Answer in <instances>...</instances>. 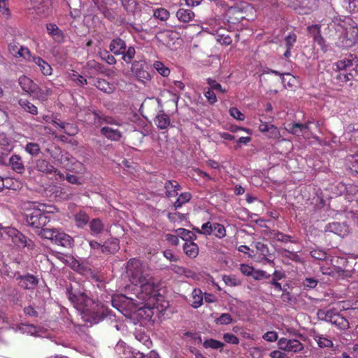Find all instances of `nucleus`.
<instances>
[{"instance_id": "nucleus-23", "label": "nucleus", "mask_w": 358, "mask_h": 358, "mask_svg": "<svg viewBox=\"0 0 358 358\" xmlns=\"http://www.w3.org/2000/svg\"><path fill=\"white\" fill-rule=\"evenodd\" d=\"M194 17V13L189 8H180L176 12L177 19L183 23L191 22Z\"/></svg>"}, {"instance_id": "nucleus-10", "label": "nucleus", "mask_w": 358, "mask_h": 358, "mask_svg": "<svg viewBox=\"0 0 358 358\" xmlns=\"http://www.w3.org/2000/svg\"><path fill=\"white\" fill-rule=\"evenodd\" d=\"M131 71L133 76L139 82L145 83L151 79L150 73L146 69V64L144 61H134L131 63Z\"/></svg>"}, {"instance_id": "nucleus-42", "label": "nucleus", "mask_w": 358, "mask_h": 358, "mask_svg": "<svg viewBox=\"0 0 358 358\" xmlns=\"http://www.w3.org/2000/svg\"><path fill=\"white\" fill-rule=\"evenodd\" d=\"M34 92H31L30 95L32 96L33 98L38 99L41 101H46L48 95L50 94V90L49 89H47L45 91H43L41 89H40L38 87V85H36V88L34 89Z\"/></svg>"}, {"instance_id": "nucleus-27", "label": "nucleus", "mask_w": 358, "mask_h": 358, "mask_svg": "<svg viewBox=\"0 0 358 358\" xmlns=\"http://www.w3.org/2000/svg\"><path fill=\"white\" fill-rule=\"evenodd\" d=\"M317 0H296V5L299 6L300 13L307 14L316 7Z\"/></svg>"}, {"instance_id": "nucleus-36", "label": "nucleus", "mask_w": 358, "mask_h": 358, "mask_svg": "<svg viewBox=\"0 0 358 358\" xmlns=\"http://www.w3.org/2000/svg\"><path fill=\"white\" fill-rule=\"evenodd\" d=\"M96 87L99 90L108 94L113 92L115 90L114 85L108 83L105 79H98L96 83Z\"/></svg>"}, {"instance_id": "nucleus-52", "label": "nucleus", "mask_w": 358, "mask_h": 358, "mask_svg": "<svg viewBox=\"0 0 358 358\" xmlns=\"http://www.w3.org/2000/svg\"><path fill=\"white\" fill-rule=\"evenodd\" d=\"M215 322L217 324L227 325L233 322V318L229 313H222L215 319Z\"/></svg>"}, {"instance_id": "nucleus-1", "label": "nucleus", "mask_w": 358, "mask_h": 358, "mask_svg": "<svg viewBox=\"0 0 358 358\" xmlns=\"http://www.w3.org/2000/svg\"><path fill=\"white\" fill-rule=\"evenodd\" d=\"M140 291L136 295L138 301L127 297L124 295L116 296L112 299V305L120 312L122 309L129 308L130 310L136 309L140 303H143L155 298L157 295L158 285L155 282L153 277L150 280H145L140 284Z\"/></svg>"}, {"instance_id": "nucleus-24", "label": "nucleus", "mask_w": 358, "mask_h": 358, "mask_svg": "<svg viewBox=\"0 0 358 358\" xmlns=\"http://www.w3.org/2000/svg\"><path fill=\"white\" fill-rule=\"evenodd\" d=\"M155 125L159 129H166L171 124L169 116L164 111H160L154 120Z\"/></svg>"}, {"instance_id": "nucleus-45", "label": "nucleus", "mask_w": 358, "mask_h": 358, "mask_svg": "<svg viewBox=\"0 0 358 358\" xmlns=\"http://www.w3.org/2000/svg\"><path fill=\"white\" fill-rule=\"evenodd\" d=\"M25 151L32 157H36L41 152L40 146L36 143H27L24 147Z\"/></svg>"}, {"instance_id": "nucleus-33", "label": "nucleus", "mask_w": 358, "mask_h": 358, "mask_svg": "<svg viewBox=\"0 0 358 358\" xmlns=\"http://www.w3.org/2000/svg\"><path fill=\"white\" fill-rule=\"evenodd\" d=\"M185 253L189 257L194 258L199 254V247L193 241L186 242L183 245Z\"/></svg>"}, {"instance_id": "nucleus-3", "label": "nucleus", "mask_w": 358, "mask_h": 358, "mask_svg": "<svg viewBox=\"0 0 358 358\" xmlns=\"http://www.w3.org/2000/svg\"><path fill=\"white\" fill-rule=\"evenodd\" d=\"M27 208L28 210L25 213L26 222L30 227L40 229L50 222V217L44 213L45 206L43 203L36 202H28Z\"/></svg>"}, {"instance_id": "nucleus-50", "label": "nucleus", "mask_w": 358, "mask_h": 358, "mask_svg": "<svg viewBox=\"0 0 358 358\" xmlns=\"http://www.w3.org/2000/svg\"><path fill=\"white\" fill-rule=\"evenodd\" d=\"M256 248L257 250L261 253V255L263 256V259H266L269 264H273V261L270 260L266 258L267 256L269 255V250L266 245H265L263 243L257 242L256 243Z\"/></svg>"}, {"instance_id": "nucleus-53", "label": "nucleus", "mask_w": 358, "mask_h": 358, "mask_svg": "<svg viewBox=\"0 0 358 358\" xmlns=\"http://www.w3.org/2000/svg\"><path fill=\"white\" fill-rule=\"evenodd\" d=\"M222 280L227 285L231 287L238 286L241 284V280L234 275H224Z\"/></svg>"}, {"instance_id": "nucleus-18", "label": "nucleus", "mask_w": 358, "mask_h": 358, "mask_svg": "<svg viewBox=\"0 0 358 358\" xmlns=\"http://www.w3.org/2000/svg\"><path fill=\"white\" fill-rule=\"evenodd\" d=\"M17 279L20 286L25 289H33L38 284L37 278L31 274L20 275Z\"/></svg>"}, {"instance_id": "nucleus-16", "label": "nucleus", "mask_w": 358, "mask_h": 358, "mask_svg": "<svg viewBox=\"0 0 358 358\" xmlns=\"http://www.w3.org/2000/svg\"><path fill=\"white\" fill-rule=\"evenodd\" d=\"M325 232H331L340 236H345L348 232V227L344 223H329L324 227Z\"/></svg>"}, {"instance_id": "nucleus-55", "label": "nucleus", "mask_w": 358, "mask_h": 358, "mask_svg": "<svg viewBox=\"0 0 358 358\" xmlns=\"http://www.w3.org/2000/svg\"><path fill=\"white\" fill-rule=\"evenodd\" d=\"M17 56L24 59L25 60L32 62V57L34 56L31 55V52L27 48L20 46L19 48V50H17Z\"/></svg>"}, {"instance_id": "nucleus-12", "label": "nucleus", "mask_w": 358, "mask_h": 358, "mask_svg": "<svg viewBox=\"0 0 358 358\" xmlns=\"http://www.w3.org/2000/svg\"><path fill=\"white\" fill-rule=\"evenodd\" d=\"M70 155L67 152H64L59 147H55L51 150L50 157L53 162L62 168H69L68 162Z\"/></svg>"}, {"instance_id": "nucleus-7", "label": "nucleus", "mask_w": 358, "mask_h": 358, "mask_svg": "<svg viewBox=\"0 0 358 358\" xmlns=\"http://www.w3.org/2000/svg\"><path fill=\"white\" fill-rule=\"evenodd\" d=\"M194 230L204 236L214 235L218 239H222L227 235L224 226L218 222H207L201 225V229L194 227Z\"/></svg>"}, {"instance_id": "nucleus-29", "label": "nucleus", "mask_w": 358, "mask_h": 358, "mask_svg": "<svg viewBox=\"0 0 358 358\" xmlns=\"http://www.w3.org/2000/svg\"><path fill=\"white\" fill-rule=\"evenodd\" d=\"M68 166L69 168L64 169L68 171H73L76 173H83L85 171L84 165L81 162L77 161L74 157H71V155L69 158Z\"/></svg>"}, {"instance_id": "nucleus-47", "label": "nucleus", "mask_w": 358, "mask_h": 358, "mask_svg": "<svg viewBox=\"0 0 358 358\" xmlns=\"http://www.w3.org/2000/svg\"><path fill=\"white\" fill-rule=\"evenodd\" d=\"M177 235L185 241H192L196 239V236L189 230L184 228H179L176 230Z\"/></svg>"}, {"instance_id": "nucleus-32", "label": "nucleus", "mask_w": 358, "mask_h": 358, "mask_svg": "<svg viewBox=\"0 0 358 358\" xmlns=\"http://www.w3.org/2000/svg\"><path fill=\"white\" fill-rule=\"evenodd\" d=\"M308 34L313 38L315 42L319 45L322 46L324 38L322 37L319 25H312L308 27Z\"/></svg>"}, {"instance_id": "nucleus-48", "label": "nucleus", "mask_w": 358, "mask_h": 358, "mask_svg": "<svg viewBox=\"0 0 358 358\" xmlns=\"http://www.w3.org/2000/svg\"><path fill=\"white\" fill-rule=\"evenodd\" d=\"M153 67L163 77H167L170 74V69L165 66L162 62L156 61L153 64Z\"/></svg>"}, {"instance_id": "nucleus-5", "label": "nucleus", "mask_w": 358, "mask_h": 358, "mask_svg": "<svg viewBox=\"0 0 358 358\" xmlns=\"http://www.w3.org/2000/svg\"><path fill=\"white\" fill-rule=\"evenodd\" d=\"M338 31L341 32L336 42L337 47L341 49H347L354 46L358 42V27L350 25L344 27L338 25Z\"/></svg>"}, {"instance_id": "nucleus-56", "label": "nucleus", "mask_w": 358, "mask_h": 358, "mask_svg": "<svg viewBox=\"0 0 358 358\" xmlns=\"http://www.w3.org/2000/svg\"><path fill=\"white\" fill-rule=\"evenodd\" d=\"M208 85L210 86L208 88H210L211 90H215L217 92H220L221 93H225L226 90L223 89L222 85L217 83L215 80L209 78L206 80Z\"/></svg>"}, {"instance_id": "nucleus-41", "label": "nucleus", "mask_w": 358, "mask_h": 358, "mask_svg": "<svg viewBox=\"0 0 358 358\" xmlns=\"http://www.w3.org/2000/svg\"><path fill=\"white\" fill-rule=\"evenodd\" d=\"M303 345L296 339H289L287 352L297 353L303 350Z\"/></svg>"}, {"instance_id": "nucleus-26", "label": "nucleus", "mask_w": 358, "mask_h": 358, "mask_svg": "<svg viewBox=\"0 0 358 358\" xmlns=\"http://www.w3.org/2000/svg\"><path fill=\"white\" fill-rule=\"evenodd\" d=\"M32 62L39 67L40 71L44 76L52 74V69L51 66L41 57L34 56L32 57Z\"/></svg>"}, {"instance_id": "nucleus-38", "label": "nucleus", "mask_w": 358, "mask_h": 358, "mask_svg": "<svg viewBox=\"0 0 358 358\" xmlns=\"http://www.w3.org/2000/svg\"><path fill=\"white\" fill-rule=\"evenodd\" d=\"M19 105L27 113L31 115H37L38 109L36 106L27 99H20L18 101Z\"/></svg>"}, {"instance_id": "nucleus-44", "label": "nucleus", "mask_w": 358, "mask_h": 358, "mask_svg": "<svg viewBox=\"0 0 358 358\" xmlns=\"http://www.w3.org/2000/svg\"><path fill=\"white\" fill-rule=\"evenodd\" d=\"M191 198H192V195L189 192H183V193L180 194L179 195V196L178 197L177 200L173 203V206H174L175 209H178V208L182 207V206L183 204L189 201Z\"/></svg>"}, {"instance_id": "nucleus-31", "label": "nucleus", "mask_w": 358, "mask_h": 358, "mask_svg": "<svg viewBox=\"0 0 358 358\" xmlns=\"http://www.w3.org/2000/svg\"><path fill=\"white\" fill-rule=\"evenodd\" d=\"M90 232L93 236L101 234L104 230V224L99 218H95L90 222Z\"/></svg>"}, {"instance_id": "nucleus-62", "label": "nucleus", "mask_w": 358, "mask_h": 358, "mask_svg": "<svg viewBox=\"0 0 358 358\" xmlns=\"http://www.w3.org/2000/svg\"><path fill=\"white\" fill-rule=\"evenodd\" d=\"M252 276L255 280H259L263 278L268 279L271 277V275L267 274L266 271L262 270H254Z\"/></svg>"}, {"instance_id": "nucleus-59", "label": "nucleus", "mask_w": 358, "mask_h": 358, "mask_svg": "<svg viewBox=\"0 0 358 358\" xmlns=\"http://www.w3.org/2000/svg\"><path fill=\"white\" fill-rule=\"evenodd\" d=\"M203 94L210 104H213L217 102V96L210 88L204 89Z\"/></svg>"}, {"instance_id": "nucleus-46", "label": "nucleus", "mask_w": 358, "mask_h": 358, "mask_svg": "<svg viewBox=\"0 0 358 358\" xmlns=\"http://www.w3.org/2000/svg\"><path fill=\"white\" fill-rule=\"evenodd\" d=\"M203 345L205 348H212L214 350H217V349H222L224 344L220 341L210 338V339L206 340L203 342Z\"/></svg>"}, {"instance_id": "nucleus-11", "label": "nucleus", "mask_w": 358, "mask_h": 358, "mask_svg": "<svg viewBox=\"0 0 358 358\" xmlns=\"http://www.w3.org/2000/svg\"><path fill=\"white\" fill-rule=\"evenodd\" d=\"M310 123V121H308L306 124L290 123L287 124L286 129L289 133L297 137L303 136V138H309L310 133L309 125Z\"/></svg>"}, {"instance_id": "nucleus-6", "label": "nucleus", "mask_w": 358, "mask_h": 358, "mask_svg": "<svg viewBox=\"0 0 358 358\" xmlns=\"http://www.w3.org/2000/svg\"><path fill=\"white\" fill-rule=\"evenodd\" d=\"M41 234L43 238L65 248H71L74 243L71 236L56 229H42Z\"/></svg>"}, {"instance_id": "nucleus-39", "label": "nucleus", "mask_w": 358, "mask_h": 358, "mask_svg": "<svg viewBox=\"0 0 358 358\" xmlns=\"http://www.w3.org/2000/svg\"><path fill=\"white\" fill-rule=\"evenodd\" d=\"M313 339L320 348H331L333 346V342L322 334H314Z\"/></svg>"}, {"instance_id": "nucleus-43", "label": "nucleus", "mask_w": 358, "mask_h": 358, "mask_svg": "<svg viewBox=\"0 0 358 358\" xmlns=\"http://www.w3.org/2000/svg\"><path fill=\"white\" fill-rule=\"evenodd\" d=\"M345 164L353 171L358 173V153L345 158Z\"/></svg>"}, {"instance_id": "nucleus-34", "label": "nucleus", "mask_w": 358, "mask_h": 358, "mask_svg": "<svg viewBox=\"0 0 358 358\" xmlns=\"http://www.w3.org/2000/svg\"><path fill=\"white\" fill-rule=\"evenodd\" d=\"M74 220L78 227L83 228L89 222L90 217L84 211H79L74 215Z\"/></svg>"}, {"instance_id": "nucleus-9", "label": "nucleus", "mask_w": 358, "mask_h": 358, "mask_svg": "<svg viewBox=\"0 0 358 358\" xmlns=\"http://www.w3.org/2000/svg\"><path fill=\"white\" fill-rule=\"evenodd\" d=\"M319 315L322 317L323 320L331 322L340 329L345 330L349 328V322L348 320L340 314L334 313L331 310H328L327 311L321 310L319 313Z\"/></svg>"}, {"instance_id": "nucleus-63", "label": "nucleus", "mask_w": 358, "mask_h": 358, "mask_svg": "<svg viewBox=\"0 0 358 358\" xmlns=\"http://www.w3.org/2000/svg\"><path fill=\"white\" fill-rule=\"evenodd\" d=\"M223 338L226 343L238 345L239 343V339L234 334L230 333H226L223 336Z\"/></svg>"}, {"instance_id": "nucleus-25", "label": "nucleus", "mask_w": 358, "mask_h": 358, "mask_svg": "<svg viewBox=\"0 0 358 358\" xmlns=\"http://www.w3.org/2000/svg\"><path fill=\"white\" fill-rule=\"evenodd\" d=\"M101 133L108 139L111 141H119L122 137L121 132L117 129L109 126L103 127L101 129Z\"/></svg>"}, {"instance_id": "nucleus-21", "label": "nucleus", "mask_w": 358, "mask_h": 358, "mask_svg": "<svg viewBox=\"0 0 358 358\" xmlns=\"http://www.w3.org/2000/svg\"><path fill=\"white\" fill-rule=\"evenodd\" d=\"M126 42L120 38H116L111 41L109 50L115 55H122L126 48Z\"/></svg>"}, {"instance_id": "nucleus-37", "label": "nucleus", "mask_w": 358, "mask_h": 358, "mask_svg": "<svg viewBox=\"0 0 358 358\" xmlns=\"http://www.w3.org/2000/svg\"><path fill=\"white\" fill-rule=\"evenodd\" d=\"M352 78L353 75L351 73L337 71H336V76L334 78L336 83L340 85H342L348 81L351 80Z\"/></svg>"}, {"instance_id": "nucleus-15", "label": "nucleus", "mask_w": 358, "mask_h": 358, "mask_svg": "<svg viewBox=\"0 0 358 358\" xmlns=\"http://www.w3.org/2000/svg\"><path fill=\"white\" fill-rule=\"evenodd\" d=\"M5 166H9L13 171L20 174L24 173L25 170L22 159L19 155H13Z\"/></svg>"}, {"instance_id": "nucleus-40", "label": "nucleus", "mask_w": 358, "mask_h": 358, "mask_svg": "<svg viewBox=\"0 0 358 358\" xmlns=\"http://www.w3.org/2000/svg\"><path fill=\"white\" fill-rule=\"evenodd\" d=\"M136 55V50L133 46H129L128 48L126 46L125 50H124L123 53L122 54V60L127 64H131L132 60Z\"/></svg>"}, {"instance_id": "nucleus-49", "label": "nucleus", "mask_w": 358, "mask_h": 358, "mask_svg": "<svg viewBox=\"0 0 358 358\" xmlns=\"http://www.w3.org/2000/svg\"><path fill=\"white\" fill-rule=\"evenodd\" d=\"M310 256L320 261H327V252L320 248H315L310 252Z\"/></svg>"}, {"instance_id": "nucleus-58", "label": "nucleus", "mask_w": 358, "mask_h": 358, "mask_svg": "<svg viewBox=\"0 0 358 358\" xmlns=\"http://www.w3.org/2000/svg\"><path fill=\"white\" fill-rule=\"evenodd\" d=\"M265 135L270 138L278 139L280 137L278 129L273 124L269 127V129L266 132Z\"/></svg>"}, {"instance_id": "nucleus-28", "label": "nucleus", "mask_w": 358, "mask_h": 358, "mask_svg": "<svg viewBox=\"0 0 358 358\" xmlns=\"http://www.w3.org/2000/svg\"><path fill=\"white\" fill-rule=\"evenodd\" d=\"M19 84L21 86L22 90L30 94L31 92H34V89L36 88V84L33 82L29 78L22 76L19 78Z\"/></svg>"}, {"instance_id": "nucleus-51", "label": "nucleus", "mask_w": 358, "mask_h": 358, "mask_svg": "<svg viewBox=\"0 0 358 358\" xmlns=\"http://www.w3.org/2000/svg\"><path fill=\"white\" fill-rule=\"evenodd\" d=\"M153 16L162 21H166L170 16V13L168 10L159 8L154 10Z\"/></svg>"}, {"instance_id": "nucleus-35", "label": "nucleus", "mask_w": 358, "mask_h": 358, "mask_svg": "<svg viewBox=\"0 0 358 358\" xmlns=\"http://www.w3.org/2000/svg\"><path fill=\"white\" fill-rule=\"evenodd\" d=\"M203 294L200 289H194L192 292V303L191 306L194 308H198L203 303Z\"/></svg>"}, {"instance_id": "nucleus-22", "label": "nucleus", "mask_w": 358, "mask_h": 358, "mask_svg": "<svg viewBox=\"0 0 358 358\" xmlns=\"http://www.w3.org/2000/svg\"><path fill=\"white\" fill-rule=\"evenodd\" d=\"M119 241L117 238L108 239L101 246V252L113 254L119 250Z\"/></svg>"}, {"instance_id": "nucleus-61", "label": "nucleus", "mask_w": 358, "mask_h": 358, "mask_svg": "<svg viewBox=\"0 0 358 358\" xmlns=\"http://www.w3.org/2000/svg\"><path fill=\"white\" fill-rule=\"evenodd\" d=\"M229 114L234 119L243 121L245 120V115L242 113L237 108L232 107L229 109Z\"/></svg>"}, {"instance_id": "nucleus-54", "label": "nucleus", "mask_w": 358, "mask_h": 358, "mask_svg": "<svg viewBox=\"0 0 358 358\" xmlns=\"http://www.w3.org/2000/svg\"><path fill=\"white\" fill-rule=\"evenodd\" d=\"M62 259L65 261V264L69 266L75 271H76L77 268L79 267V264H80L79 261L72 256L62 257Z\"/></svg>"}, {"instance_id": "nucleus-20", "label": "nucleus", "mask_w": 358, "mask_h": 358, "mask_svg": "<svg viewBox=\"0 0 358 358\" xmlns=\"http://www.w3.org/2000/svg\"><path fill=\"white\" fill-rule=\"evenodd\" d=\"M36 13L41 16H45L50 11V2L49 0L38 3L37 0H31Z\"/></svg>"}, {"instance_id": "nucleus-19", "label": "nucleus", "mask_w": 358, "mask_h": 358, "mask_svg": "<svg viewBox=\"0 0 358 358\" xmlns=\"http://www.w3.org/2000/svg\"><path fill=\"white\" fill-rule=\"evenodd\" d=\"M46 29L48 34L52 38V39L58 43H61L64 41V35L63 31L53 23H49L46 25Z\"/></svg>"}, {"instance_id": "nucleus-8", "label": "nucleus", "mask_w": 358, "mask_h": 358, "mask_svg": "<svg viewBox=\"0 0 358 358\" xmlns=\"http://www.w3.org/2000/svg\"><path fill=\"white\" fill-rule=\"evenodd\" d=\"M3 231L11 238L12 241L18 247H27L30 250L34 248V242L27 238L20 231L13 227H6L3 229Z\"/></svg>"}, {"instance_id": "nucleus-2", "label": "nucleus", "mask_w": 358, "mask_h": 358, "mask_svg": "<svg viewBox=\"0 0 358 358\" xmlns=\"http://www.w3.org/2000/svg\"><path fill=\"white\" fill-rule=\"evenodd\" d=\"M126 268L129 280L134 285H139L152 277L149 266L136 258L127 262Z\"/></svg>"}, {"instance_id": "nucleus-57", "label": "nucleus", "mask_w": 358, "mask_h": 358, "mask_svg": "<svg viewBox=\"0 0 358 358\" xmlns=\"http://www.w3.org/2000/svg\"><path fill=\"white\" fill-rule=\"evenodd\" d=\"M62 131L69 136H74L78 132V129L75 124L66 122Z\"/></svg>"}, {"instance_id": "nucleus-64", "label": "nucleus", "mask_w": 358, "mask_h": 358, "mask_svg": "<svg viewBox=\"0 0 358 358\" xmlns=\"http://www.w3.org/2000/svg\"><path fill=\"white\" fill-rule=\"evenodd\" d=\"M134 358H159V357L157 352L154 350L150 351L146 355L139 351H136Z\"/></svg>"}, {"instance_id": "nucleus-60", "label": "nucleus", "mask_w": 358, "mask_h": 358, "mask_svg": "<svg viewBox=\"0 0 358 358\" xmlns=\"http://www.w3.org/2000/svg\"><path fill=\"white\" fill-rule=\"evenodd\" d=\"M173 180H167L164 184L166 194L168 197H173L178 195L176 192H173Z\"/></svg>"}, {"instance_id": "nucleus-14", "label": "nucleus", "mask_w": 358, "mask_h": 358, "mask_svg": "<svg viewBox=\"0 0 358 358\" xmlns=\"http://www.w3.org/2000/svg\"><path fill=\"white\" fill-rule=\"evenodd\" d=\"M114 350L118 358H134L136 352V350H132L123 341L117 342Z\"/></svg>"}, {"instance_id": "nucleus-4", "label": "nucleus", "mask_w": 358, "mask_h": 358, "mask_svg": "<svg viewBox=\"0 0 358 358\" xmlns=\"http://www.w3.org/2000/svg\"><path fill=\"white\" fill-rule=\"evenodd\" d=\"M66 295L78 310L90 314L94 301L85 292L75 289L69 285L66 287Z\"/></svg>"}, {"instance_id": "nucleus-13", "label": "nucleus", "mask_w": 358, "mask_h": 358, "mask_svg": "<svg viewBox=\"0 0 358 358\" xmlns=\"http://www.w3.org/2000/svg\"><path fill=\"white\" fill-rule=\"evenodd\" d=\"M114 350L118 358H134L136 352V350H132L123 341L117 342Z\"/></svg>"}, {"instance_id": "nucleus-17", "label": "nucleus", "mask_w": 358, "mask_h": 358, "mask_svg": "<svg viewBox=\"0 0 358 358\" xmlns=\"http://www.w3.org/2000/svg\"><path fill=\"white\" fill-rule=\"evenodd\" d=\"M36 169L38 171L43 172L46 174L58 175L59 171L54 167L48 161L44 159H39L36 163Z\"/></svg>"}, {"instance_id": "nucleus-30", "label": "nucleus", "mask_w": 358, "mask_h": 358, "mask_svg": "<svg viewBox=\"0 0 358 358\" xmlns=\"http://www.w3.org/2000/svg\"><path fill=\"white\" fill-rule=\"evenodd\" d=\"M296 35L294 32L289 33L285 38V44L286 47V51L284 52V57L288 58L291 56V49L294 47L296 41Z\"/></svg>"}]
</instances>
